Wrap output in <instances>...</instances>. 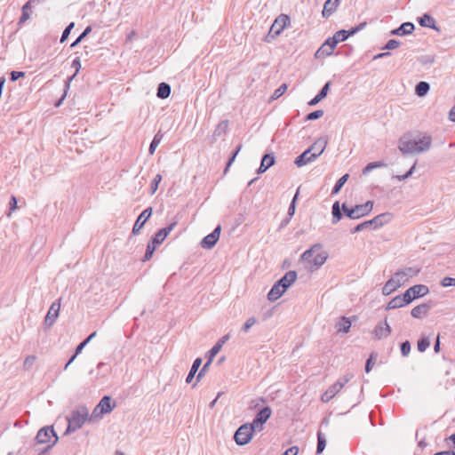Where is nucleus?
<instances>
[{
  "label": "nucleus",
  "mask_w": 455,
  "mask_h": 455,
  "mask_svg": "<svg viewBox=\"0 0 455 455\" xmlns=\"http://www.w3.org/2000/svg\"><path fill=\"white\" fill-rule=\"evenodd\" d=\"M431 137L424 136L419 140H412L410 135L405 134L399 139L398 148L403 155L422 153L427 151L431 147Z\"/></svg>",
  "instance_id": "obj_1"
},
{
  "label": "nucleus",
  "mask_w": 455,
  "mask_h": 455,
  "mask_svg": "<svg viewBox=\"0 0 455 455\" xmlns=\"http://www.w3.org/2000/svg\"><path fill=\"white\" fill-rule=\"evenodd\" d=\"M67 420L68 427L65 431L66 435L78 430L86 420H89V411L85 406H79L67 416Z\"/></svg>",
  "instance_id": "obj_2"
},
{
  "label": "nucleus",
  "mask_w": 455,
  "mask_h": 455,
  "mask_svg": "<svg viewBox=\"0 0 455 455\" xmlns=\"http://www.w3.org/2000/svg\"><path fill=\"white\" fill-rule=\"evenodd\" d=\"M177 222L174 221L168 225L167 227L159 229L152 237L151 242L148 243L145 255L143 257V261L149 260L155 251L156 250L157 246H159L164 239L167 237V235L170 234L171 231L173 230V228L176 227Z\"/></svg>",
  "instance_id": "obj_3"
},
{
  "label": "nucleus",
  "mask_w": 455,
  "mask_h": 455,
  "mask_svg": "<svg viewBox=\"0 0 455 455\" xmlns=\"http://www.w3.org/2000/svg\"><path fill=\"white\" fill-rule=\"evenodd\" d=\"M393 216L390 212H384L377 215L373 219L370 220L363 221L358 225H356L353 229H351V233L355 234L357 232H361L363 229H377L379 228L383 227L384 225L389 223L392 220Z\"/></svg>",
  "instance_id": "obj_4"
},
{
  "label": "nucleus",
  "mask_w": 455,
  "mask_h": 455,
  "mask_svg": "<svg viewBox=\"0 0 455 455\" xmlns=\"http://www.w3.org/2000/svg\"><path fill=\"white\" fill-rule=\"evenodd\" d=\"M373 208V202L367 201L363 204H356L354 207H348L346 203L342 204L343 213L351 220H357L368 215Z\"/></svg>",
  "instance_id": "obj_5"
},
{
  "label": "nucleus",
  "mask_w": 455,
  "mask_h": 455,
  "mask_svg": "<svg viewBox=\"0 0 455 455\" xmlns=\"http://www.w3.org/2000/svg\"><path fill=\"white\" fill-rule=\"evenodd\" d=\"M290 24L291 18L289 15L282 13L277 16L271 25L267 35L265 36V41L267 43H271L272 40L277 37L285 28L290 26Z\"/></svg>",
  "instance_id": "obj_6"
},
{
  "label": "nucleus",
  "mask_w": 455,
  "mask_h": 455,
  "mask_svg": "<svg viewBox=\"0 0 455 455\" xmlns=\"http://www.w3.org/2000/svg\"><path fill=\"white\" fill-rule=\"evenodd\" d=\"M257 431L250 423L241 425L234 435V440L239 446L245 445L251 442L254 432Z\"/></svg>",
  "instance_id": "obj_7"
},
{
  "label": "nucleus",
  "mask_w": 455,
  "mask_h": 455,
  "mask_svg": "<svg viewBox=\"0 0 455 455\" xmlns=\"http://www.w3.org/2000/svg\"><path fill=\"white\" fill-rule=\"evenodd\" d=\"M51 438L53 441L49 445L52 447L58 442L59 437L53 429V427H44L36 434V439L38 443H47L51 442Z\"/></svg>",
  "instance_id": "obj_8"
},
{
  "label": "nucleus",
  "mask_w": 455,
  "mask_h": 455,
  "mask_svg": "<svg viewBox=\"0 0 455 455\" xmlns=\"http://www.w3.org/2000/svg\"><path fill=\"white\" fill-rule=\"evenodd\" d=\"M271 414H272L271 408L269 406H265L257 412L252 422L250 424L252 425V427L256 430L261 431L263 429V425L271 417Z\"/></svg>",
  "instance_id": "obj_9"
},
{
  "label": "nucleus",
  "mask_w": 455,
  "mask_h": 455,
  "mask_svg": "<svg viewBox=\"0 0 455 455\" xmlns=\"http://www.w3.org/2000/svg\"><path fill=\"white\" fill-rule=\"evenodd\" d=\"M220 231H221V226L220 225H218L214 230L207 235L206 236H204L200 244L201 246L204 248V249H212L215 246V244L217 243V242L219 241V238H220Z\"/></svg>",
  "instance_id": "obj_10"
},
{
  "label": "nucleus",
  "mask_w": 455,
  "mask_h": 455,
  "mask_svg": "<svg viewBox=\"0 0 455 455\" xmlns=\"http://www.w3.org/2000/svg\"><path fill=\"white\" fill-rule=\"evenodd\" d=\"M419 271L420 270L418 267H405L402 270L395 272L394 276L395 277L396 280L397 279L399 280V283L402 286L403 283L408 282L411 278L416 276L419 273Z\"/></svg>",
  "instance_id": "obj_11"
},
{
  "label": "nucleus",
  "mask_w": 455,
  "mask_h": 455,
  "mask_svg": "<svg viewBox=\"0 0 455 455\" xmlns=\"http://www.w3.org/2000/svg\"><path fill=\"white\" fill-rule=\"evenodd\" d=\"M60 309V299H58L51 305V307L45 315L44 324L46 327H51L53 325V323H55V321L57 320V318L59 316Z\"/></svg>",
  "instance_id": "obj_12"
},
{
  "label": "nucleus",
  "mask_w": 455,
  "mask_h": 455,
  "mask_svg": "<svg viewBox=\"0 0 455 455\" xmlns=\"http://www.w3.org/2000/svg\"><path fill=\"white\" fill-rule=\"evenodd\" d=\"M41 0H28L25 3V4L21 8V15L17 23L19 28H21L23 24L30 19L31 14L33 12L32 9L34 4H39Z\"/></svg>",
  "instance_id": "obj_13"
},
{
  "label": "nucleus",
  "mask_w": 455,
  "mask_h": 455,
  "mask_svg": "<svg viewBox=\"0 0 455 455\" xmlns=\"http://www.w3.org/2000/svg\"><path fill=\"white\" fill-rule=\"evenodd\" d=\"M337 44H338L333 41V37H328L322 46L315 52V57L321 58L331 56Z\"/></svg>",
  "instance_id": "obj_14"
},
{
  "label": "nucleus",
  "mask_w": 455,
  "mask_h": 455,
  "mask_svg": "<svg viewBox=\"0 0 455 455\" xmlns=\"http://www.w3.org/2000/svg\"><path fill=\"white\" fill-rule=\"evenodd\" d=\"M153 209L151 207H148L139 215L132 228V232L133 235H137L140 231L147 220L151 217Z\"/></svg>",
  "instance_id": "obj_15"
},
{
  "label": "nucleus",
  "mask_w": 455,
  "mask_h": 455,
  "mask_svg": "<svg viewBox=\"0 0 455 455\" xmlns=\"http://www.w3.org/2000/svg\"><path fill=\"white\" fill-rule=\"evenodd\" d=\"M328 258V253L324 251H317V253L314 256L307 267L311 272H314L319 269L326 261Z\"/></svg>",
  "instance_id": "obj_16"
},
{
  "label": "nucleus",
  "mask_w": 455,
  "mask_h": 455,
  "mask_svg": "<svg viewBox=\"0 0 455 455\" xmlns=\"http://www.w3.org/2000/svg\"><path fill=\"white\" fill-rule=\"evenodd\" d=\"M298 274L294 270H290L284 274L277 282V283L286 291L297 280Z\"/></svg>",
  "instance_id": "obj_17"
},
{
  "label": "nucleus",
  "mask_w": 455,
  "mask_h": 455,
  "mask_svg": "<svg viewBox=\"0 0 455 455\" xmlns=\"http://www.w3.org/2000/svg\"><path fill=\"white\" fill-rule=\"evenodd\" d=\"M316 158V156L311 152V149L307 148L295 158L294 164L298 167H302L314 162Z\"/></svg>",
  "instance_id": "obj_18"
},
{
  "label": "nucleus",
  "mask_w": 455,
  "mask_h": 455,
  "mask_svg": "<svg viewBox=\"0 0 455 455\" xmlns=\"http://www.w3.org/2000/svg\"><path fill=\"white\" fill-rule=\"evenodd\" d=\"M72 68H74L76 69L75 71V74L73 76H71L70 77H68L66 81H65V86H64V94L63 96L61 97V99L55 104L56 107H59L62 100H64V98L66 97L67 95V92L68 90L69 89V86H70V82L71 80L77 75V73L79 72L80 68H81V61H80V58L79 57H76L73 61H72V65H71Z\"/></svg>",
  "instance_id": "obj_19"
},
{
  "label": "nucleus",
  "mask_w": 455,
  "mask_h": 455,
  "mask_svg": "<svg viewBox=\"0 0 455 455\" xmlns=\"http://www.w3.org/2000/svg\"><path fill=\"white\" fill-rule=\"evenodd\" d=\"M275 164V157L274 153L265 154L260 162V165L257 170L258 174H262L267 172L271 166Z\"/></svg>",
  "instance_id": "obj_20"
},
{
  "label": "nucleus",
  "mask_w": 455,
  "mask_h": 455,
  "mask_svg": "<svg viewBox=\"0 0 455 455\" xmlns=\"http://www.w3.org/2000/svg\"><path fill=\"white\" fill-rule=\"evenodd\" d=\"M341 389L342 384L335 382L322 395L321 401L323 403L330 402Z\"/></svg>",
  "instance_id": "obj_21"
},
{
  "label": "nucleus",
  "mask_w": 455,
  "mask_h": 455,
  "mask_svg": "<svg viewBox=\"0 0 455 455\" xmlns=\"http://www.w3.org/2000/svg\"><path fill=\"white\" fill-rule=\"evenodd\" d=\"M341 0H326L322 11V16L325 19L331 17L337 10Z\"/></svg>",
  "instance_id": "obj_22"
},
{
  "label": "nucleus",
  "mask_w": 455,
  "mask_h": 455,
  "mask_svg": "<svg viewBox=\"0 0 455 455\" xmlns=\"http://www.w3.org/2000/svg\"><path fill=\"white\" fill-rule=\"evenodd\" d=\"M431 303H422L420 305L414 307L411 311V315L414 318H423L428 314V311L431 309Z\"/></svg>",
  "instance_id": "obj_23"
},
{
  "label": "nucleus",
  "mask_w": 455,
  "mask_h": 455,
  "mask_svg": "<svg viewBox=\"0 0 455 455\" xmlns=\"http://www.w3.org/2000/svg\"><path fill=\"white\" fill-rule=\"evenodd\" d=\"M373 333L378 339H380L390 335L391 328L387 322L385 320L384 323H379L376 325Z\"/></svg>",
  "instance_id": "obj_24"
},
{
  "label": "nucleus",
  "mask_w": 455,
  "mask_h": 455,
  "mask_svg": "<svg viewBox=\"0 0 455 455\" xmlns=\"http://www.w3.org/2000/svg\"><path fill=\"white\" fill-rule=\"evenodd\" d=\"M115 407L116 403H112V398L109 395H104L98 403L99 410L104 414L110 413Z\"/></svg>",
  "instance_id": "obj_25"
},
{
  "label": "nucleus",
  "mask_w": 455,
  "mask_h": 455,
  "mask_svg": "<svg viewBox=\"0 0 455 455\" xmlns=\"http://www.w3.org/2000/svg\"><path fill=\"white\" fill-rule=\"evenodd\" d=\"M328 143V140L325 137H320L318 140H316L312 146L308 148V149H311V152L316 156V157L320 156L323 152L324 151L326 145Z\"/></svg>",
  "instance_id": "obj_26"
},
{
  "label": "nucleus",
  "mask_w": 455,
  "mask_h": 455,
  "mask_svg": "<svg viewBox=\"0 0 455 455\" xmlns=\"http://www.w3.org/2000/svg\"><path fill=\"white\" fill-rule=\"evenodd\" d=\"M419 24L423 28H428L439 31V28L435 25V20L428 13L423 14L418 18Z\"/></svg>",
  "instance_id": "obj_27"
},
{
  "label": "nucleus",
  "mask_w": 455,
  "mask_h": 455,
  "mask_svg": "<svg viewBox=\"0 0 455 455\" xmlns=\"http://www.w3.org/2000/svg\"><path fill=\"white\" fill-rule=\"evenodd\" d=\"M399 287H401L399 280H396L393 275L383 286L382 293L383 295L387 296L396 291Z\"/></svg>",
  "instance_id": "obj_28"
},
{
  "label": "nucleus",
  "mask_w": 455,
  "mask_h": 455,
  "mask_svg": "<svg viewBox=\"0 0 455 455\" xmlns=\"http://www.w3.org/2000/svg\"><path fill=\"white\" fill-rule=\"evenodd\" d=\"M410 289L414 299L422 298L429 292V288L425 284H415L410 287Z\"/></svg>",
  "instance_id": "obj_29"
},
{
  "label": "nucleus",
  "mask_w": 455,
  "mask_h": 455,
  "mask_svg": "<svg viewBox=\"0 0 455 455\" xmlns=\"http://www.w3.org/2000/svg\"><path fill=\"white\" fill-rule=\"evenodd\" d=\"M321 250H322V244L321 243H315L311 248H309L308 250L305 251L301 254L300 259L302 261L307 262V264H309L310 261L312 260V259L314 258V254L316 253L317 251H321Z\"/></svg>",
  "instance_id": "obj_30"
},
{
  "label": "nucleus",
  "mask_w": 455,
  "mask_h": 455,
  "mask_svg": "<svg viewBox=\"0 0 455 455\" xmlns=\"http://www.w3.org/2000/svg\"><path fill=\"white\" fill-rule=\"evenodd\" d=\"M285 291L275 282L267 293V299L271 302L277 300Z\"/></svg>",
  "instance_id": "obj_31"
},
{
  "label": "nucleus",
  "mask_w": 455,
  "mask_h": 455,
  "mask_svg": "<svg viewBox=\"0 0 455 455\" xmlns=\"http://www.w3.org/2000/svg\"><path fill=\"white\" fill-rule=\"evenodd\" d=\"M338 332L347 333L351 328V321L346 316H341L336 323Z\"/></svg>",
  "instance_id": "obj_32"
},
{
  "label": "nucleus",
  "mask_w": 455,
  "mask_h": 455,
  "mask_svg": "<svg viewBox=\"0 0 455 455\" xmlns=\"http://www.w3.org/2000/svg\"><path fill=\"white\" fill-rule=\"evenodd\" d=\"M171 90L172 89L169 84L164 82L160 83L157 87L156 96L162 100L166 99L170 96Z\"/></svg>",
  "instance_id": "obj_33"
},
{
  "label": "nucleus",
  "mask_w": 455,
  "mask_h": 455,
  "mask_svg": "<svg viewBox=\"0 0 455 455\" xmlns=\"http://www.w3.org/2000/svg\"><path fill=\"white\" fill-rule=\"evenodd\" d=\"M202 364V358L200 357H197L194 362H193V364L191 366V369L186 378V382L187 383H190L192 381V379H194L196 373L197 372L198 369L200 368Z\"/></svg>",
  "instance_id": "obj_34"
},
{
  "label": "nucleus",
  "mask_w": 455,
  "mask_h": 455,
  "mask_svg": "<svg viewBox=\"0 0 455 455\" xmlns=\"http://www.w3.org/2000/svg\"><path fill=\"white\" fill-rule=\"evenodd\" d=\"M430 90V84L427 82L420 81L415 86V93L419 96H425Z\"/></svg>",
  "instance_id": "obj_35"
},
{
  "label": "nucleus",
  "mask_w": 455,
  "mask_h": 455,
  "mask_svg": "<svg viewBox=\"0 0 455 455\" xmlns=\"http://www.w3.org/2000/svg\"><path fill=\"white\" fill-rule=\"evenodd\" d=\"M341 212H342V207L340 208L339 202L336 201L332 204V208H331L332 224H336L341 220V218H342Z\"/></svg>",
  "instance_id": "obj_36"
},
{
  "label": "nucleus",
  "mask_w": 455,
  "mask_h": 455,
  "mask_svg": "<svg viewBox=\"0 0 455 455\" xmlns=\"http://www.w3.org/2000/svg\"><path fill=\"white\" fill-rule=\"evenodd\" d=\"M164 134L161 131H158L154 136L148 148L149 155H153L157 148V146L161 143L163 140Z\"/></svg>",
  "instance_id": "obj_37"
},
{
  "label": "nucleus",
  "mask_w": 455,
  "mask_h": 455,
  "mask_svg": "<svg viewBox=\"0 0 455 455\" xmlns=\"http://www.w3.org/2000/svg\"><path fill=\"white\" fill-rule=\"evenodd\" d=\"M387 164L383 161H377V162H371L369 163L363 169V175H367L370 173L372 170L376 168H384L387 167Z\"/></svg>",
  "instance_id": "obj_38"
},
{
  "label": "nucleus",
  "mask_w": 455,
  "mask_h": 455,
  "mask_svg": "<svg viewBox=\"0 0 455 455\" xmlns=\"http://www.w3.org/2000/svg\"><path fill=\"white\" fill-rule=\"evenodd\" d=\"M398 28H399V31H397V32H398L399 36L410 35L415 29V26L411 22H404L402 25H400Z\"/></svg>",
  "instance_id": "obj_39"
},
{
  "label": "nucleus",
  "mask_w": 455,
  "mask_h": 455,
  "mask_svg": "<svg viewBox=\"0 0 455 455\" xmlns=\"http://www.w3.org/2000/svg\"><path fill=\"white\" fill-rule=\"evenodd\" d=\"M406 306L404 304V302L403 301L402 299V297L400 295H397L395 296V298H393L387 305L386 307V309L387 310H390V309H395V308H400L402 307H404Z\"/></svg>",
  "instance_id": "obj_40"
},
{
  "label": "nucleus",
  "mask_w": 455,
  "mask_h": 455,
  "mask_svg": "<svg viewBox=\"0 0 455 455\" xmlns=\"http://www.w3.org/2000/svg\"><path fill=\"white\" fill-rule=\"evenodd\" d=\"M348 178H349L348 173H346L342 177H340L335 183V185L331 190V195H337L341 190V188H343L345 183L347 181Z\"/></svg>",
  "instance_id": "obj_41"
},
{
  "label": "nucleus",
  "mask_w": 455,
  "mask_h": 455,
  "mask_svg": "<svg viewBox=\"0 0 455 455\" xmlns=\"http://www.w3.org/2000/svg\"><path fill=\"white\" fill-rule=\"evenodd\" d=\"M326 446V438L324 435L321 432H317V446H316V454H321Z\"/></svg>",
  "instance_id": "obj_42"
},
{
  "label": "nucleus",
  "mask_w": 455,
  "mask_h": 455,
  "mask_svg": "<svg viewBox=\"0 0 455 455\" xmlns=\"http://www.w3.org/2000/svg\"><path fill=\"white\" fill-rule=\"evenodd\" d=\"M228 127V121L224 120L221 121L216 127V129L213 132L214 137H220L222 134H225L227 132Z\"/></svg>",
  "instance_id": "obj_43"
},
{
  "label": "nucleus",
  "mask_w": 455,
  "mask_h": 455,
  "mask_svg": "<svg viewBox=\"0 0 455 455\" xmlns=\"http://www.w3.org/2000/svg\"><path fill=\"white\" fill-rule=\"evenodd\" d=\"M91 32L92 27H86L84 30L81 33V35L71 44L70 47L74 48L77 46L82 42V40L84 39Z\"/></svg>",
  "instance_id": "obj_44"
},
{
  "label": "nucleus",
  "mask_w": 455,
  "mask_h": 455,
  "mask_svg": "<svg viewBox=\"0 0 455 455\" xmlns=\"http://www.w3.org/2000/svg\"><path fill=\"white\" fill-rule=\"evenodd\" d=\"M331 37H333V41H335V43L337 44L344 42L348 38L347 35V30L345 29H340L337 31Z\"/></svg>",
  "instance_id": "obj_45"
},
{
  "label": "nucleus",
  "mask_w": 455,
  "mask_h": 455,
  "mask_svg": "<svg viewBox=\"0 0 455 455\" xmlns=\"http://www.w3.org/2000/svg\"><path fill=\"white\" fill-rule=\"evenodd\" d=\"M241 148H242V144H239L236 147L235 150L232 153L231 156L229 157V159H228V161L227 163L226 168L224 170V173H227V172L229 169V167L235 162V159L236 156L238 155V153L240 152Z\"/></svg>",
  "instance_id": "obj_46"
},
{
  "label": "nucleus",
  "mask_w": 455,
  "mask_h": 455,
  "mask_svg": "<svg viewBox=\"0 0 455 455\" xmlns=\"http://www.w3.org/2000/svg\"><path fill=\"white\" fill-rule=\"evenodd\" d=\"M36 361V355H28L24 360L23 369L25 371H29L33 367Z\"/></svg>",
  "instance_id": "obj_47"
},
{
  "label": "nucleus",
  "mask_w": 455,
  "mask_h": 455,
  "mask_svg": "<svg viewBox=\"0 0 455 455\" xmlns=\"http://www.w3.org/2000/svg\"><path fill=\"white\" fill-rule=\"evenodd\" d=\"M299 188L297 189L296 191V194L294 195L291 204H290V206L288 208V215L290 217H292L295 213V209H296V202H297V199H298V196H299Z\"/></svg>",
  "instance_id": "obj_48"
},
{
  "label": "nucleus",
  "mask_w": 455,
  "mask_h": 455,
  "mask_svg": "<svg viewBox=\"0 0 455 455\" xmlns=\"http://www.w3.org/2000/svg\"><path fill=\"white\" fill-rule=\"evenodd\" d=\"M324 112L322 109L315 110L309 114H307L305 117L307 121H312L321 118L323 116Z\"/></svg>",
  "instance_id": "obj_49"
},
{
  "label": "nucleus",
  "mask_w": 455,
  "mask_h": 455,
  "mask_svg": "<svg viewBox=\"0 0 455 455\" xmlns=\"http://www.w3.org/2000/svg\"><path fill=\"white\" fill-rule=\"evenodd\" d=\"M430 346V341L428 339V338L425 337V338H421L419 341H418V350L419 352H425L426 349Z\"/></svg>",
  "instance_id": "obj_50"
},
{
  "label": "nucleus",
  "mask_w": 455,
  "mask_h": 455,
  "mask_svg": "<svg viewBox=\"0 0 455 455\" xmlns=\"http://www.w3.org/2000/svg\"><path fill=\"white\" fill-rule=\"evenodd\" d=\"M221 347L220 344H215L208 352H207V359L210 362H212L213 358L220 351Z\"/></svg>",
  "instance_id": "obj_51"
},
{
  "label": "nucleus",
  "mask_w": 455,
  "mask_h": 455,
  "mask_svg": "<svg viewBox=\"0 0 455 455\" xmlns=\"http://www.w3.org/2000/svg\"><path fill=\"white\" fill-rule=\"evenodd\" d=\"M257 323V319L254 316L249 317L242 327V331L246 333L249 331L251 326Z\"/></svg>",
  "instance_id": "obj_52"
},
{
  "label": "nucleus",
  "mask_w": 455,
  "mask_h": 455,
  "mask_svg": "<svg viewBox=\"0 0 455 455\" xmlns=\"http://www.w3.org/2000/svg\"><path fill=\"white\" fill-rule=\"evenodd\" d=\"M75 27V22L69 23L66 28L63 30L61 37H60V43H64L69 36L71 30Z\"/></svg>",
  "instance_id": "obj_53"
},
{
  "label": "nucleus",
  "mask_w": 455,
  "mask_h": 455,
  "mask_svg": "<svg viewBox=\"0 0 455 455\" xmlns=\"http://www.w3.org/2000/svg\"><path fill=\"white\" fill-rule=\"evenodd\" d=\"M418 60H419V63L422 65H431L435 62V58L434 55L427 54V55L420 56Z\"/></svg>",
  "instance_id": "obj_54"
},
{
  "label": "nucleus",
  "mask_w": 455,
  "mask_h": 455,
  "mask_svg": "<svg viewBox=\"0 0 455 455\" xmlns=\"http://www.w3.org/2000/svg\"><path fill=\"white\" fill-rule=\"evenodd\" d=\"M162 180V176L160 174H156L155 178L153 179L151 184H150V190L151 194H155L158 188V185Z\"/></svg>",
  "instance_id": "obj_55"
},
{
  "label": "nucleus",
  "mask_w": 455,
  "mask_h": 455,
  "mask_svg": "<svg viewBox=\"0 0 455 455\" xmlns=\"http://www.w3.org/2000/svg\"><path fill=\"white\" fill-rule=\"evenodd\" d=\"M415 168H416V164H414L411 167V169L405 174H403V175H395V176H393V179L397 180L399 181L404 180L410 178L412 175V173L415 171Z\"/></svg>",
  "instance_id": "obj_56"
},
{
  "label": "nucleus",
  "mask_w": 455,
  "mask_h": 455,
  "mask_svg": "<svg viewBox=\"0 0 455 455\" xmlns=\"http://www.w3.org/2000/svg\"><path fill=\"white\" fill-rule=\"evenodd\" d=\"M287 90V84H281L273 93V95L271 96V99L273 100H276L278 99L279 97H281Z\"/></svg>",
  "instance_id": "obj_57"
},
{
  "label": "nucleus",
  "mask_w": 455,
  "mask_h": 455,
  "mask_svg": "<svg viewBox=\"0 0 455 455\" xmlns=\"http://www.w3.org/2000/svg\"><path fill=\"white\" fill-rule=\"evenodd\" d=\"M401 354L403 356H408L411 352V343L408 340H405L401 343L400 346Z\"/></svg>",
  "instance_id": "obj_58"
},
{
  "label": "nucleus",
  "mask_w": 455,
  "mask_h": 455,
  "mask_svg": "<svg viewBox=\"0 0 455 455\" xmlns=\"http://www.w3.org/2000/svg\"><path fill=\"white\" fill-rule=\"evenodd\" d=\"M365 26H366V22H362L359 25L351 28L350 29L347 30V36L349 37L351 36L355 35L356 33H358L359 31L363 29Z\"/></svg>",
  "instance_id": "obj_59"
},
{
  "label": "nucleus",
  "mask_w": 455,
  "mask_h": 455,
  "mask_svg": "<svg viewBox=\"0 0 455 455\" xmlns=\"http://www.w3.org/2000/svg\"><path fill=\"white\" fill-rule=\"evenodd\" d=\"M104 413L100 411L98 408V404L92 410L91 415H89V420L92 421L94 419H100L103 417Z\"/></svg>",
  "instance_id": "obj_60"
},
{
  "label": "nucleus",
  "mask_w": 455,
  "mask_h": 455,
  "mask_svg": "<svg viewBox=\"0 0 455 455\" xmlns=\"http://www.w3.org/2000/svg\"><path fill=\"white\" fill-rule=\"evenodd\" d=\"M400 296L402 297V299L405 305H408L414 300L410 288L407 289L405 292L401 294Z\"/></svg>",
  "instance_id": "obj_61"
},
{
  "label": "nucleus",
  "mask_w": 455,
  "mask_h": 455,
  "mask_svg": "<svg viewBox=\"0 0 455 455\" xmlns=\"http://www.w3.org/2000/svg\"><path fill=\"white\" fill-rule=\"evenodd\" d=\"M400 46V42L395 40V39H390L389 41H387V43L385 44V46L383 47L384 50H387V51H390V50H394L397 47Z\"/></svg>",
  "instance_id": "obj_62"
},
{
  "label": "nucleus",
  "mask_w": 455,
  "mask_h": 455,
  "mask_svg": "<svg viewBox=\"0 0 455 455\" xmlns=\"http://www.w3.org/2000/svg\"><path fill=\"white\" fill-rule=\"evenodd\" d=\"M330 86H331V82H327L323 87L322 89L319 91V92L317 93V95L322 98V100H323L327 94H328V92L330 90Z\"/></svg>",
  "instance_id": "obj_63"
},
{
  "label": "nucleus",
  "mask_w": 455,
  "mask_h": 455,
  "mask_svg": "<svg viewBox=\"0 0 455 455\" xmlns=\"http://www.w3.org/2000/svg\"><path fill=\"white\" fill-rule=\"evenodd\" d=\"M441 285L443 287L455 286V278L453 277H444L441 281Z\"/></svg>",
  "instance_id": "obj_64"
}]
</instances>
